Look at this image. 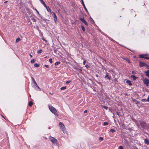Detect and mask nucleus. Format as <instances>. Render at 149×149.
I'll list each match as a JSON object with an SVG mask.
<instances>
[{"instance_id": "18", "label": "nucleus", "mask_w": 149, "mask_h": 149, "mask_svg": "<svg viewBox=\"0 0 149 149\" xmlns=\"http://www.w3.org/2000/svg\"><path fill=\"white\" fill-rule=\"evenodd\" d=\"M34 66L36 67H38L39 66V64L37 63H35L34 65Z\"/></svg>"}, {"instance_id": "44", "label": "nucleus", "mask_w": 149, "mask_h": 149, "mask_svg": "<svg viewBox=\"0 0 149 149\" xmlns=\"http://www.w3.org/2000/svg\"><path fill=\"white\" fill-rule=\"evenodd\" d=\"M87 112V110H85L84 111V113H86Z\"/></svg>"}, {"instance_id": "9", "label": "nucleus", "mask_w": 149, "mask_h": 149, "mask_svg": "<svg viewBox=\"0 0 149 149\" xmlns=\"http://www.w3.org/2000/svg\"><path fill=\"white\" fill-rule=\"evenodd\" d=\"M146 64L144 63L141 62L139 63V65L141 67H143L145 66Z\"/></svg>"}, {"instance_id": "54", "label": "nucleus", "mask_w": 149, "mask_h": 149, "mask_svg": "<svg viewBox=\"0 0 149 149\" xmlns=\"http://www.w3.org/2000/svg\"><path fill=\"white\" fill-rule=\"evenodd\" d=\"M81 1H82H82H83V0H81Z\"/></svg>"}, {"instance_id": "7", "label": "nucleus", "mask_w": 149, "mask_h": 149, "mask_svg": "<svg viewBox=\"0 0 149 149\" xmlns=\"http://www.w3.org/2000/svg\"><path fill=\"white\" fill-rule=\"evenodd\" d=\"M105 77L108 79L109 80H110L111 79V77H109V74L107 73L106 74L105 76Z\"/></svg>"}, {"instance_id": "22", "label": "nucleus", "mask_w": 149, "mask_h": 149, "mask_svg": "<svg viewBox=\"0 0 149 149\" xmlns=\"http://www.w3.org/2000/svg\"><path fill=\"white\" fill-rule=\"evenodd\" d=\"M35 62V61L33 59H32L31 60V62L32 63H34Z\"/></svg>"}, {"instance_id": "26", "label": "nucleus", "mask_w": 149, "mask_h": 149, "mask_svg": "<svg viewBox=\"0 0 149 149\" xmlns=\"http://www.w3.org/2000/svg\"><path fill=\"white\" fill-rule=\"evenodd\" d=\"M46 8V9L48 11H49L50 10V9L49 8V7L48 6H47Z\"/></svg>"}, {"instance_id": "17", "label": "nucleus", "mask_w": 149, "mask_h": 149, "mask_svg": "<svg viewBox=\"0 0 149 149\" xmlns=\"http://www.w3.org/2000/svg\"><path fill=\"white\" fill-rule=\"evenodd\" d=\"M79 19L82 22H83L85 21V20L84 18H80Z\"/></svg>"}, {"instance_id": "51", "label": "nucleus", "mask_w": 149, "mask_h": 149, "mask_svg": "<svg viewBox=\"0 0 149 149\" xmlns=\"http://www.w3.org/2000/svg\"><path fill=\"white\" fill-rule=\"evenodd\" d=\"M7 1H5V2H4V3H7Z\"/></svg>"}, {"instance_id": "11", "label": "nucleus", "mask_w": 149, "mask_h": 149, "mask_svg": "<svg viewBox=\"0 0 149 149\" xmlns=\"http://www.w3.org/2000/svg\"><path fill=\"white\" fill-rule=\"evenodd\" d=\"M147 54H145V55H139V57L140 58H144V56H147Z\"/></svg>"}, {"instance_id": "19", "label": "nucleus", "mask_w": 149, "mask_h": 149, "mask_svg": "<svg viewBox=\"0 0 149 149\" xmlns=\"http://www.w3.org/2000/svg\"><path fill=\"white\" fill-rule=\"evenodd\" d=\"M20 38H18L16 39V42H19V41H20Z\"/></svg>"}, {"instance_id": "45", "label": "nucleus", "mask_w": 149, "mask_h": 149, "mask_svg": "<svg viewBox=\"0 0 149 149\" xmlns=\"http://www.w3.org/2000/svg\"><path fill=\"white\" fill-rule=\"evenodd\" d=\"M85 67H86L87 68H88V65H85Z\"/></svg>"}, {"instance_id": "12", "label": "nucleus", "mask_w": 149, "mask_h": 149, "mask_svg": "<svg viewBox=\"0 0 149 149\" xmlns=\"http://www.w3.org/2000/svg\"><path fill=\"white\" fill-rule=\"evenodd\" d=\"M32 105H33V102L31 101H30L29 102V105L30 107H31L32 106Z\"/></svg>"}, {"instance_id": "39", "label": "nucleus", "mask_w": 149, "mask_h": 149, "mask_svg": "<svg viewBox=\"0 0 149 149\" xmlns=\"http://www.w3.org/2000/svg\"><path fill=\"white\" fill-rule=\"evenodd\" d=\"M70 82V81H67L66 82V84H69Z\"/></svg>"}, {"instance_id": "2", "label": "nucleus", "mask_w": 149, "mask_h": 149, "mask_svg": "<svg viewBox=\"0 0 149 149\" xmlns=\"http://www.w3.org/2000/svg\"><path fill=\"white\" fill-rule=\"evenodd\" d=\"M59 126L60 129L62 130L64 133H66L67 132L65 129V127L64 125L62 123H59Z\"/></svg>"}, {"instance_id": "20", "label": "nucleus", "mask_w": 149, "mask_h": 149, "mask_svg": "<svg viewBox=\"0 0 149 149\" xmlns=\"http://www.w3.org/2000/svg\"><path fill=\"white\" fill-rule=\"evenodd\" d=\"M124 59L126 61H127L129 63H130V61L127 58H124Z\"/></svg>"}, {"instance_id": "36", "label": "nucleus", "mask_w": 149, "mask_h": 149, "mask_svg": "<svg viewBox=\"0 0 149 149\" xmlns=\"http://www.w3.org/2000/svg\"><path fill=\"white\" fill-rule=\"evenodd\" d=\"M99 140H103V138L101 137L99 138Z\"/></svg>"}, {"instance_id": "46", "label": "nucleus", "mask_w": 149, "mask_h": 149, "mask_svg": "<svg viewBox=\"0 0 149 149\" xmlns=\"http://www.w3.org/2000/svg\"><path fill=\"white\" fill-rule=\"evenodd\" d=\"M85 63H86V61H84L83 62V64H84V65H85Z\"/></svg>"}, {"instance_id": "47", "label": "nucleus", "mask_w": 149, "mask_h": 149, "mask_svg": "<svg viewBox=\"0 0 149 149\" xmlns=\"http://www.w3.org/2000/svg\"><path fill=\"white\" fill-rule=\"evenodd\" d=\"M147 67L148 69H149V65H147Z\"/></svg>"}, {"instance_id": "40", "label": "nucleus", "mask_w": 149, "mask_h": 149, "mask_svg": "<svg viewBox=\"0 0 149 149\" xmlns=\"http://www.w3.org/2000/svg\"><path fill=\"white\" fill-rule=\"evenodd\" d=\"M147 100V101L149 102V95L148 96V99Z\"/></svg>"}, {"instance_id": "25", "label": "nucleus", "mask_w": 149, "mask_h": 149, "mask_svg": "<svg viewBox=\"0 0 149 149\" xmlns=\"http://www.w3.org/2000/svg\"><path fill=\"white\" fill-rule=\"evenodd\" d=\"M108 123L107 122H104L103 124V125L105 126L108 125Z\"/></svg>"}, {"instance_id": "24", "label": "nucleus", "mask_w": 149, "mask_h": 149, "mask_svg": "<svg viewBox=\"0 0 149 149\" xmlns=\"http://www.w3.org/2000/svg\"><path fill=\"white\" fill-rule=\"evenodd\" d=\"M102 107L106 109H107L108 108V107L105 106H103Z\"/></svg>"}, {"instance_id": "52", "label": "nucleus", "mask_w": 149, "mask_h": 149, "mask_svg": "<svg viewBox=\"0 0 149 149\" xmlns=\"http://www.w3.org/2000/svg\"><path fill=\"white\" fill-rule=\"evenodd\" d=\"M1 116H2V117H3V118H4V117H3V116L2 115H1Z\"/></svg>"}, {"instance_id": "32", "label": "nucleus", "mask_w": 149, "mask_h": 149, "mask_svg": "<svg viewBox=\"0 0 149 149\" xmlns=\"http://www.w3.org/2000/svg\"><path fill=\"white\" fill-rule=\"evenodd\" d=\"M49 62L51 63H52V59L51 58H50L49 59Z\"/></svg>"}, {"instance_id": "37", "label": "nucleus", "mask_w": 149, "mask_h": 149, "mask_svg": "<svg viewBox=\"0 0 149 149\" xmlns=\"http://www.w3.org/2000/svg\"><path fill=\"white\" fill-rule=\"evenodd\" d=\"M40 1H41L42 4H43L44 3V2L42 0H40Z\"/></svg>"}, {"instance_id": "15", "label": "nucleus", "mask_w": 149, "mask_h": 149, "mask_svg": "<svg viewBox=\"0 0 149 149\" xmlns=\"http://www.w3.org/2000/svg\"><path fill=\"white\" fill-rule=\"evenodd\" d=\"M34 84V86H36V87H37L39 89V91H40V89L39 88V87L38 86L37 84L36 83V84Z\"/></svg>"}, {"instance_id": "34", "label": "nucleus", "mask_w": 149, "mask_h": 149, "mask_svg": "<svg viewBox=\"0 0 149 149\" xmlns=\"http://www.w3.org/2000/svg\"><path fill=\"white\" fill-rule=\"evenodd\" d=\"M42 4L44 5V6L46 8L47 7V6H46V4H45V2L44 3H43Z\"/></svg>"}, {"instance_id": "30", "label": "nucleus", "mask_w": 149, "mask_h": 149, "mask_svg": "<svg viewBox=\"0 0 149 149\" xmlns=\"http://www.w3.org/2000/svg\"><path fill=\"white\" fill-rule=\"evenodd\" d=\"M42 50L41 49H40V50H39V51H38L37 52L38 53L40 54V53H41V52Z\"/></svg>"}, {"instance_id": "3", "label": "nucleus", "mask_w": 149, "mask_h": 149, "mask_svg": "<svg viewBox=\"0 0 149 149\" xmlns=\"http://www.w3.org/2000/svg\"><path fill=\"white\" fill-rule=\"evenodd\" d=\"M49 138L50 141L52 143L53 145H56L57 144V139L51 136H49Z\"/></svg>"}, {"instance_id": "42", "label": "nucleus", "mask_w": 149, "mask_h": 149, "mask_svg": "<svg viewBox=\"0 0 149 149\" xmlns=\"http://www.w3.org/2000/svg\"><path fill=\"white\" fill-rule=\"evenodd\" d=\"M45 66L47 68H48L49 67V66L48 65H45Z\"/></svg>"}, {"instance_id": "31", "label": "nucleus", "mask_w": 149, "mask_h": 149, "mask_svg": "<svg viewBox=\"0 0 149 149\" xmlns=\"http://www.w3.org/2000/svg\"><path fill=\"white\" fill-rule=\"evenodd\" d=\"M123 149V147L121 146H120L119 147V149Z\"/></svg>"}, {"instance_id": "10", "label": "nucleus", "mask_w": 149, "mask_h": 149, "mask_svg": "<svg viewBox=\"0 0 149 149\" xmlns=\"http://www.w3.org/2000/svg\"><path fill=\"white\" fill-rule=\"evenodd\" d=\"M144 142L146 144L149 145V141L147 139H145L144 140Z\"/></svg>"}, {"instance_id": "21", "label": "nucleus", "mask_w": 149, "mask_h": 149, "mask_svg": "<svg viewBox=\"0 0 149 149\" xmlns=\"http://www.w3.org/2000/svg\"><path fill=\"white\" fill-rule=\"evenodd\" d=\"M66 86H64L61 88V90H64L66 89Z\"/></svg>"}, {"instance_id": "14", "label": "nucleus", "mask_w": 149, "mask_h": 149, "mask_svg": "<svg viewBox=\"0 0 149 149\" xmlns=\"http://www.w3.org/2000/svg\"><path fill=\"white\" fill-rule=\"evenodd\" d=\"M32 81H33V83L34 84H36V82L35 81L34 79L32 77H31Z\"/></svg>"}, {"instance_id": "1", "label": "nucleus", "mask_w": 149, "mask_h": 149, "mask_svg": "<svg viewBox=\"0 0 149 149\" xmlns=\"http://www.w3.org/2000/svg\"><path fill=\"white\" fill-rule=\"evenodd\" d=\"M49 108L50 111L54 114L57 116H58V114L57 113L56 109L51 105H49Z\"/></svg>"}, {"instance_id": "53", "label": "nucleus", "mask_w": 149, "mask_h": 149, "mask_svg": "<svg viewBox=\"0 0 149 149\" xmlns=\"http://www.w3.org/2000/svg\"><path fill=\"white\" fill-rule=\"evenodd\" d=\"M49 129H50V128L49 127Z\"/></svg>"}, {"instance_id": "33", "label": "nucleus", "mask_w": 149, "mask_h": 149, "mask_svg": "<svg viewBox=\"0 0 149 149\" xmlns=\"http://www.w3.org/2000/svg\"><path fill=\"white\" fill-rule=\"evenodd\" d=\"M42 4L44 5V6L46 8L47 7V6H46V4H45V2L44 3H43Z\"/></svg>"}, {"instance_id": "29", "label": "nucleus", "mask_w": 149, "mask_h": 149, "mask_svg": "<svg viewBox=\"0 0 149 149\" xmlns=\"http://www.w3.org/2000/svg\"><path fill=\"white\" fill-rule=\"evenodd\" d=\"M83 22L84 24L85 25H86V26H87L88 25V24H87V23L85 20Z\"/></svg>"}, {"instance_id": "27", "label": "nucleus", "mask_w": 149, "mask_h": 149, "mask_svg": "<svg viewBox=\"0 0 149 149\" xmlns=\"http://www.w3.org/2000/svg\"><path fill=\"white\" fill-rule=\"evenodd\" d=\"M141 101L143 102H146L147 101V100L146 99H143L141 100Z\"/></svg>"}, {"instance_id": "49", "label": "nucleus", "mask_w": 149, "mask_h": 149, "mask_svg": "<svg viewBox=\"0 0 149 149\" xmlns=\"http://www.w3.org/2000/svg\"><path fill=\"white\" fill-rule=\"evenodd\" d=\"M29 55L31 58L32 57V55H31L30 54H29Z\"/></svg>"}, {"instance_id": "8", "label": "nucleus", "mask_w": 149, "mask_h": 149, "mask_svg": "<svg viewBox=\"0 0 149 149\" xmlns=\"http://www.w3.org/2000/svg\"><path fill=\"white\" fill-rule=\"evenodd\" d=\"M145 72L146 73V75L149 77V70L145 71Z\"/></svg>"}, {"instance_id": "23", "label": "nucleus", "mask_w": 149, "mask_h": 149, "mask_svg": "<svg viewBox=\"0 0 149 149\" xmlns=\"http://www.w3.org/2000/svg\"><path fill=\"white\" fill-rule=\"evenodd\" d=\"M60 63V62H57L56 63H55V65H59Z\"/></svg>"}, {"instance_id": "50", "label": "nucleus", "mask_w": 149, "mask_h": 149, "mask_svg": "<svg viewBox=\"0 0 149 149\" xmlns=\"http://www.w3.org/2000/svg\"><path fill=\"white\" fill-rule=\"evenodd\" d=\"M39 16L42 19V17L40 15Z\"/></svg>"}, {"instance_id": "4", "label": "nucleus", "mask_w": 149, "mask_h": 149, "mask_svg": "<svg viewBox=\"0 0 149 149\" xmlns=\"http://www.w3.org/2000/svg\"><path fill=\"white\" fill-rule=\"evenodd\" d=\"M143 81L144 84H145L147 86H148L149 84V79L146 78H144L143 79Z\"/></svg>"}, {"instance_id": "43", "label": "nucleus", "mask_w": 149, "mask_h": 149, "mask_svg": "<svg viewBox=\"0 0 149 149\" xmlns=\"http://www.w3.org/2000/svg\"><path fill=\"white\" fill-rule=\"evenodd\" d=\"M132 73L133 74H134L135 73V72L134 71H132Z\"/></svg>"}, {"instance_id": "35", "label": "nucleus", "mask_w": 149, "mask_h": 149, "mask_svg": "<svg viewBox=\"0 0 149 149\" xmlns=\"http://www.w3.org/2000/svg\"><path fill=\"white\" fill-rule=\"evenodd\" d=\"M82 29L83 31H85V29L83 26H82Z\"/></svg>"}, {"instance_id": "48", "label": "nucleus", "mask_w": 149, "mask_h": 149, "mask_svg": "<svg viewBox=\"0 0 149 149\" xmlns=\"http://www.w3.org/2000/svg\"><path fill=\"white\" fill-rule=\"evenodd\" d=\"M42 39L43 40L46 41V40H45L44 38H42Z\"/></svg>"}, {"instance_id": "28", "label": "nucleus", "mask_w": 149, "mask_h": 149, "mask_svg": "<svg viewBox=\"0 0 149 149\" xmlns=\"http://www.w3.org/2000/svg\"><path fill=\"white\" fill-rule=\"evenodd\" d=\"M110 132H112V133H113L114 132H115V130H113V129H111L110 130Z\"/></svg>"}, {"instance_id": "41", "label": "nucleus", "mask_w": 149, "mask_h": 149, "mask_svg": "<svg viewBox=\"0 0 149 149\" xmlns=\"http://www.w3.org/2000/svg\"><path fill=\"white\" fill-rule=\"evenodd\" d=\"M144 58H145L146 59H149V57H144Z\"/></svg>"}, {"instance_id": "38", "label": "nucleus", "mask_w": 149, "mask_h": 149, "mask_svg": "<svg viewBox=\"0 0 149 149\" xmlns=\"http://www.w3.org/2000/svg\"><path fill=\"white\" fill-rule=\"evenodd\" d=\"M36 11L37 13L38 14L39 16L40 15V14L39 13L38 11L36 9Z\"/></svg>"}, {"instance_id": "5", "label": "nucleus", "mask_w": 149, "mask_h": 149, "mask_svg": "<svg viewBox=\"0 0 149 149\" xmlns=\"http://www.w3.org/2000/svg\"><path fill=\"white\" fill-rule=\"evenodd\" d=\"M53 14L54 15L53 17L54 18V20L55 22H56V21H57V17H56V15L55 13H53Z\"/></svg>"}, {"instance_id": "6", "label": "nucleus", "mask_w": 149, "mask_h": 149, "mask_svg": "<svg viewBox=\"0 0 149 149\" xmlns=\"http://www.w3.org/2000/svg\"><path fill=\"white\" fill-rule=\"evenodd\" d=\"M81 3H82V4H83L84 7V8L85 9V10H86V11L87 12H88L87 10L86 9V8L85 6V5L84 3V1H82L81 2Z\"/></svg>"}, {"instance_id": "16", "label": "nucleus", "mask_w": 149, "mask_h": 149, "mask_svg": "<svg viewBox=\"0 0 149 149\" xmlns=\"http://www.w3.org/2000/svg\"><path fill=\"white\" fill-rule=\"evenodd\" d=\"M126 82L128 84L130 85H132V84L131 83V82L129 80H127V82Z\"/></svg>"}, {"instance_id": "13", "label": "nucleus", "mask_w": 149, "mask_h": 149, "mask_svg": "<svg viewBox=\"0 0 149 149\" xmlns=\"http://www.w3.org/2000/svg\"><path fill=\"white\" fill-rule=\"evenodd\" d=\"M131 77L133 79V80H135L136 78L134 75H133L131 76Z\"/></svg>"}]
</instances>
